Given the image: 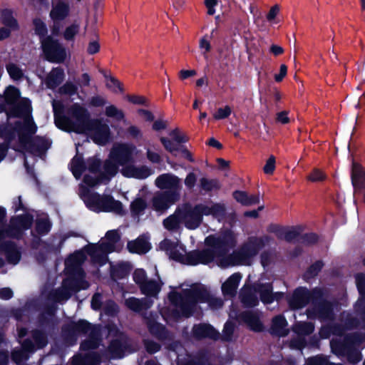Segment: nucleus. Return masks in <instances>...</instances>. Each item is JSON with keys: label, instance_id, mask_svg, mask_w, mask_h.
Instances as JSON below:
<instances>
[{"label": "nucleus", "instance_id": "obj_30", "mask_svg": "<svg viewBox=\"0 0 365 365\" xmlns=\"http://www.w3.org/2000/svg\"><path fill=\"white\" fill-rule=\"evenodd\" d=\"M125 305L131 311L140 313L150 308L152 302L147 298L138 299L130 297L125 300Z\"/></svg>", "mask_w": 365, "mask_h": 365}, {"label": "nucleus", "instance_id": "obj_25", "mask_svg": "<svg viewBox=\"0 0 365 365\" xmlns=\"http://www.w3.org/2000/svg\"><path fill=\"white\" fill-rule=\"evenodd\" d=\"M180 180L171 173L160 175L155 181V185L161 190L178 191Z\"/></svg>", "mask_w": 365, "mask_h": 365}, {"label": "nucleus", "instance_id": "obj_54", "mask_svg": "<svg viewBox=\"0 0 365 365\" xmlns=\"http://www.w3.org/2000/svg\"><path fill=\"white\" fill-rule=\"evenodd\" d=\"M160 140L161 143L163 144L164 148L169 153H170L173 155L176 156L175 152H178L180 150V147L181 145L178 144L175 141L166 138V137H161L160 138Z\"/></svg>", "mask_w": 365, "mask_h": 365}, {"label": "nucleus", "instance_id": "obj_38", "mask_svg": "<svg viewBox=\"0 0 365 365\" xmlns=\"http://www.w3.org/2000/svg\"><path fill=\"white\" fill-rule=\"evenodd\" d=\"M70 170L76 178H79L86 170V161L84 160L83 155L76 154L71 160Z\"/></svg>", "mask_w": 365, "mask_h": 365}, {"label": "nucleus", "instance_id": "obj_64", "mask_svg": "<svg viewBox=\"0 0 365 365\" xmlns=\"http://www.w3.org/2000/svg\"><path fill=\"white\" fill-rule=\"evenodd\" d=\"M329 359L322 354H319L308 359L307 365H329Z\"/></svg>", "mask_w": 365, "mask_h": 365}, {"label": "nucleus", "instance_id": "obj_17", "mask_svg": "<svg viewBox=\"0 0 365 365\" xmlns=\"http://www.w3.org/2000/svg\"><path fill=\"white\" fill-rule=\"evenodd\" d=\"M214 260V253L210 248L202 250H194L185 253L184 264L196 266L199 264H208Z\"/></svg>", "mask_w": 365, "mask_h": 365}, {"label": "nucleus", "instance_id": "obj_23", "mask_svg": "<svg viewBox=\"0 0 365 365\" xmlns=\"http://www.w3.org/2000/svg\"><path fill=\"white\" fill-rule=\"evenodd\" d=\"M146 325L149 333L158 340L164 341L170 339V333L163 324L155 319H148Z\"/></svg>", "mask_w": 365, "mask_h": 365}, {"label": "nucleus", "instance_id": "obj_28", "mask_svg": "<svg viewBox=\"0 0 365 365\" xmlns=\"http://www.w3.org/2000/svg\"><path fill=\"white\" fill-rule=\"evenodd\" d=\"M241 278L240 273H234L222 284V292L225 297H234L236 295Z\"/></svg>", "mask_w": 365, "mask_h": 365}, {"label": "nucleus", "instance_id": "obj_8", "mask_svg": "<svg viewBox=\"0 0 365 365\" xmlns=\"http://www.w3.org/2000/svg\"><path fill=\"white\" fill-rule=\"evenodd\" d=\"M176 213L188 230L197 229L203 220L197 204L193 206L190 202L184 203L176 210Z\"/></svg>", "mask_w": 365, "mask_h": 365}, {"label": "nucleus", "instance_id": "obj_26", "mask_svg": "<svg viewBox=\"0 0 365 365\" xmlns=\"http://www.w3.org/2000/svg\"><path fill=\"white\" fill-rule=\"evenodd\" d=\"M151 247V244L144 235H140L135 240L129 241L127 244L128 252L133 254H146Z\"/></svg>", "mask_w": 365, "mask_h": 365}, {"label": "nucleus", "instance_id": "obj_45", "mask_svg": "<svg viewBox=\"0 0 365 365\" xmlns=\"http://www.w3.org/2000/svg\"><path fill=\"white\" fill-rule=\"evenodd\" d=\"M63 77V71L60 68H55L48 75L46 83L48 87L54 88L62 82Z\"/></svg>", "mask_w": 365, "mask_h": 365}, {"label": "nucleus", "instance_id": "obj_37", "mask_svg": "<svg viewBox=\"0 0 365 365\" xmlns=\"http://www.w3.org/2000/svg\"><path fill=\"white\" fill-rule=\"evenodd\" d=\"M53 108L55 115L56 125L64 131L68 130V120L66 117L62 115V105L60 101H53Z\"/></svg>", "mask_w": 365, "mask_h": 365}, {"label": "nucleus", "instance_id": "obj_52", "mask_svg": "<svg viewBox=\"0 0 365 365\" xmlns=\"http://www.w3.org/2000/svg\"><path fill=\"white\" fill-rule=\"evenodd\" d=\"M105 237L107 240V242H103V243H109L110 246L108 247V250L110 252H113L115 244L118 243L120 240V235L119 232L116 230H108L106 233Z\"/></svg>", "mask_w": 365, "mask_h": 365}, {"label": "nucleus", "instance_id": "obj_34", "mask_svg": "<svg viewBox=\"0 0 365 365\" xmlns=\"http://www.w3.org/2000/svg\"><path fill=\"white\" fill-rule=\"evenodd\" d=\"M233 198L244 206H251L259 203V195H249L247 192L235 190L232 193Z\"/></svg>", "mask_w": 365, "mask_h": 365}, {"label": "nucleus", "instance_id": "obj_20", "mask_svg": "<svg viewBox=\"0 0 365 365\" xmlns=\"http://www.w3.org/2000/svg\"><path fill=\"white\" fill-rule=\"evenodd\" d=\"M192 334L197 340L210 339L217 341L220 338V332L212 325L206 323L195 324L192 329Z\"/></svg>", "mask_w": 365, "mask_h": 365}, {"label": "nucleus", "instance_id": "obj_39", "mask_svg": "<svg viewBox=\"0 0 365 365\" xmlns=\"http://www.w3.org/2000/svg\"><path fill=\"white\" fill-rule=\"evenodd\" d=\"M143 294L147 297H156L161 290V284L154 279L147 280L139 287Z\"/></svg>", "mask_w": 365, "mask_h": 365}, {"label": "nucleus", "instance_id": "obj_51", "mask_svg": "<svg viewBox=\"0 0 365 365\" xmlns=\"http://www.w3.org/2000/svg\"><path fill=\"white\" fill-rule=\"evenodd\" d=\"M102 161L96 156L88 158L86 160V170L93 174H99L101 171Z\"/></svg>", "mask_w": 365, "mask_h": 365}, {"label": "nucleus", "instance_id": "obj_13", "mask_svg": "<svg viewBox=\"0 0 365 365\" xmlns=\"http://www.w3.org/2000/svg\"><path fill=\"white\" fill-rule=\"evenodd\" d=\"M313 289H308L305 287L296 288L292 297L288 299V304L292 310H298L311 303L313 298Z\"/></svg>", "mask_w": 365, "mask_h": 365}, {"label": "nucleus", "instance_id": "obj_16", "mask_svg": "<svg viewBox=\"0 0 365 365\" xmlns=\"http://www.w3.org/2000/svg\"><path fill=\"white\" fill-rule=\"evenodd\" d=\"M134 147L125 143L118 144L111 149L109 157L120 165L123 166L133 163Z\"/></svg>", "mask_w": 365, "mask_h": 365}, {"label": "nucleus", "instance_id": "obj_11", "mask_svg": "<svg viewBox=\"0 0 365 365\" xmlns=\"http://www.w3.org/2000/svg\"><path fill=\"white\" fill-rule=\"evenodd\" d=\"M70 78L73 79V81H70V103L75 99L74 96H77L78 99L83 101L86 94L82 88L90 86V75L84 73L81 77H76L75 73L70 68Z\"/></svg>", "mask_w": 365, "mask_h": 365}, {"label": "nucleus", "instance_id": "obj_18", "mask_svg": "<svg viewBox=\"0 0 365 365\" xmlns=\"http://www.w3.org/2000/svg\"><path fill=\"white\" fill-rule=\"evenodd\" d=\"M131 344L128 336L120 332L110 342L108 349L113 357L121 359L125 356V351L131 349Z\"/></svg>", "mask_w": 365, "mask_h": 365}, {"label": "nucleus", "instance_id": "obj_40", "mask_svg": "<svg viewBox=\"0 0 365 365\" xmlns=\"http://www.w3.org/2000/svg\"><path fill=\"white\" fill-rule=\"evenodd\" d=\"M71 269H70V297L73 294H76L81 290H85L88 289L90 287L89 282L86 278L75 279L73 277L71 273Z\"/></svg>", "mask_w": 365, "mask_h": 365}, {"label": "nucleus", "instance_id": "obj_63", "mask_svg": "<svg viewBox=\"0 0 365 365\" xmlns=\"http://www.w3.org/2000/svg\"><path fill=\"white\" fill-rule=\"evenodd\" d=\"M331 349L333 353L338 355H343L346 351L347 346L344 341L340 340L331 341Z\"/></svg>", "mask_w": 365, "mask_h": 365}, {"label": "nucleus", "instance_id": "obj_9", "mask_svg": "<svg viewBox=\"0 0 365 365\" xmlns=\"http://www.w3.org/2000/svg\"><path fill=\"white\" fill-rule=\"evenodd\" d=\"M31 108L29 101L24 99L18 108H14L8 114L9 118L17 116L23 119L24 125L21 130L28 135H32L36 130V126L31 118Z\"/></svg>", "mask_w": 365, "mask_h": 365}, {"label": "nucleus", "instance_id": "obj_24", "mask_svg": "<svg viewBox=\"0 0 365 365\" xmlns=\"http://www.w3.org/2000/svg\"><path fill=\"white\" fill-rule=\"evenodd\" d=\"M256 288L257 286H249L241 289L239 297L244 307L253 308L259 304Z\"/></svg>", "mask_w": 365, "mask_h": 365}, {"label": "nucleus", "instance_id": "obj_35", "mask_svg": "<svg viewBox=\"0 0 365 365\" xmlns=\"http://www.w3.org/2000/svg\"><path fill=\"white\" fill-rule=\"evenodd\" d=\"M198 186L201 192L210 193L220 190L222 185L217 178L209 179L203 177L200 179Z\"/></svg>", "mask_w": 365, "mask_h": 365}, {"label": "nucleus", "instance_id": "obj_49", "mask_svg": "<svg viewBox=\"0 0 365 365\" xmlns=\"http://www.w3.org/2000/svg\"><path fill=\"white\" fill-rule=\"evenodd\" d=\"M185 365H210V358L205 351H200L194 358L186 361Z\"/></svg>", "mask_w": 365, "mask_h": 365}, {"label": "nucleus", "instance_id": "obj_15", "mask_svg": "<svg viewBox=\"0 0 365 365\" xmlns=\"http://www.w3.org/2000/svg\"><path fill=\"white\" fill-rule=\"evenodd\" d=\"M180 199L178 191L165 190L156 193L152 199V205L156 211H164Z\"/></svg>", "mask_w": 365, "mask_h": 365}, {"label": "nucleus", "instance_id": "obj_48", "mask_svg": "<svg viewBox=\"0 0 365 365\" xmlns=\"http://www.w3.org/2000/svg\"><path fill=\"white\" fill-rule=\"evenodd\" d=\"M1 249L5 250L6 257L9 262L13 264H16L20 259V254L17 249L11 244L7 242L4 246L1 247Z\"/></svg>", "mask_w": 365, "mask_h": 365}, {"label": "nucleus", "instance_id": "obj_31", "mask_svg": "<svg viewBox=\"0 0 365 365\" xmlns=\"http://www.w3.org/2000/svg\"><path fill=\"white\" fill-rule=\"evenodd\" d=\"M351 183L354 188H362L365 185V170L359 163H352L351 173Z\"/></svg>", "mask_w": 365, "mask_h": 365}, {"label": "nucleus", "instance_id": "obj_21", "mask_svg": "<svg viewBox=\"0 0 365 365\" xmlns=\"http://www.w3.org/2000/svg\"><path fill=\"white\" fill-rule=\"evenodd\" d=\"M20 141L25 149L34 153L35 155H41L50 146L48 140L38 138L31 142L28 137L22 133L20 136Z\"/></svg>", "mask_w": 365, "mask_h": 365}, {"label": "nucleus", "instance_id": "obj_55", "mask_svg": "<svg viewBox=\"0 0 365 365\" xmlns=\"http://www.w3.org/2000/svg\"><path fill=\"white\" fill-rule=\"evenodd\" d=\"M51 229V223L46 215L36 220V230L41 235L46 234Z\"/></svg>", "mask_w": 365, "mask_h": 365}, {"label": "nucleus", "instance_id": "obj_22", "mask_svg": "<svg viewBox=\"0 0 365 365\" xmlns=\"http://www.w3.org/2000/svg\"><path fill=\"white\" fill-rule=\"evenodd\" d=\"M239 317L249 327L250 330L255 332L263 331L264 325L260 321L259 316L257 312L252 310L243 311L240 314Z\"/></svg>", "mask_w": 365, "mask_h": 365}, {"label": "nucleus", "instance_id": "obj_41", "mask_svg": "<svg viewBox=\"0 0 365 365\" xmlns=\"http://www.w3.org/2000/svg\"><path fill=\"white\" fill-rule=\"evenodd\" d=\"M287 325V322L283 315H277L272 319V330L273 333L279 336H285L287 331H285V327Z\"/></svg>", "mask_w": 365, "mask_h": 365}, {"label": "nucleus", "instance_id": "obj_27", "mask_svg": "<svg viewBox=\"0 0 365 365\" xmlns=\"http://www.w3.org/2000/svg\"><path fill=\"white\" fill-rule=\"evenodd\" d=\"M200 212L202 218L203 216L212 215L215 218L224 217L226 215V207L222 203H213L212 206H207L202 203L197 204Z\"/></svg>", "mask_w": 365, "mask_h": 365}, {"label": "nucleus", "instance_id": "obj_29", "mask_svg": "<svg viewBox=\"0 0 365 365\" xmlns=\"http://www.w3.org/2000/svg\"><path fill=\"white\" fill-rule=\"evenodd\" d=\"M120 165L111 158L104 160L102 163L103 171L100 172L101 178L105 180V184L108 183L119 171Z\"/></svg>", "mask_w": 365, "mask_h": 365}, {"label": "nucleus", "instance_id": "obj_56", "mask_svg": "<svg viewBox=\"0 0 365 365\" xmlns=\"http://www.w3.org/2000/svg\"><path fill=\"white\" fill-rule=\"evenodd\" d=\"M0 19L2 24L10 29H16L17 26L16 22L12 16L11 11L9 10L0 11Z\"/></svg>", "mask_w": 365, "mask_h": 365}, {"label": "nucleus", "instance_id": "obj_61", "mask_svg": "<svg viewBox=\"0 0 365 365\" xmlns=\"http://www.w3.org/2000/svg\"><path fill=\"white\" fill-rule=\"evenodd\" d=\"M146 207V202L142 198H138L131 202L130 210L134 215H140Z\"/></svg>", "mask_w": 365, "mask_h": 365}, {"label": "nucleus", "instance_id": "obj_6", "mask_svg": "<svg viewBox=\"0 0 365 365\" xmlns=\"http://www.w3.org/2000/svg\"><path fill=\"white\" fill-rule=\"evenodd\" d=\"M88 207H96L98 211L113 212L118 215H123V206L120 201L116 200L110 195L101 196L98 192L90 193L86 200Z\"/></svg>", "mask_w": 365, "mask_h": 365}, {"label": "nucleus", "instance_id": "obj_1", "mask_svg": "<svg viewBox=\"0 0 365 365\" xmlns=\"http://www.w3.org/2000/svg\"><path fill=\"white\" fill-rule=\"evenodd\" d=\"M168 297L171 304L176 307L171 311V317L176 321L192 317L199 307V303H208L214 308H220L223 304L220 299L212 296L203 285L183 289L182 293L171 292Z\"/></svg>", "mask_w": 365, "mask_h": 365}, {"label": "nucleus", "instance_id": "obj_10", "mask_svg": "<svg viewBox=\"0 0 365 365\" xmlns=\"http://www.w3.org/2000/svg\"><path fill=\"white\" fill-rule=\"evenodd\" d=\"M41 41L43 54L48 61L59 63L64 60L66 56V49L57 41L48 37Z\"/></svg>", "mask_w": 365, "mask_h": 365}, {"label": "nucleus", "instance_id": "obj_7", "mask_svg": "<svg viewBox=\"0 0 365 365\" xmlns=\"http://www.w3.org/2000/svg\"><path fill=\"white\" fill-rule=\"evenodd\" d=\"M5 217V210L0 207V241L10 237H19L24 230L28 229L31 224L32 217L26 214L17 215L11 220L8 230H3L2 220Z\"/></svg>", "mask_w": 365, "mask_h": 365}, {"label": "nucleus", "instance_id": "obj_44", "mask_svg": "<svg viewBox=\"0 0 365 365\" xmlns=\"http://www.w3.org/2000/svg\"><path fill=\"white\" fill-rule=\"evenodd\" d=\"M292 330L298 336L304 337L314 332V325L310 322H300L293 326Z\"/></svg>", "mask_w": 365, "mask_h": 365}, {"label": "nucleus", "instance_id": "obj_43", "mask_svg": "<svg viewBox=\"0 0 365 365\" xmlns=\"http://www.w3.org/2000/svg\"><path fill=\"white\" fill-rule=\"evenodd\" d=\"M131 271V267L128 262L118 264L111 269L110 275L115 279H123L128 277Z\"/></svg>", "mask_w": 365, "mask_h": 365}, {"label": "nucleus", "instance_id": "obj_50", "mask_svg": "<svg viewBox=\"0 0 365 365\" xmlns=\"http://www.w3.org/2000/svg\"><path fill=\"white\" fill-rule=\"evenodd\" d=\"M86 259V252L84 250H76L70 254V269L73 266H82Z\"/></svg>", "mask_w": 365, "mask_h": 365}, {"label": "nucleus", "instance_id": "obj_42", "mask_svg": "<svg viewBox=\"0 0 365 365\" xmlns=\"http://www.w3.org/2000/svg\"><path fill=\"white\" fill-rule=\"evenodd\" d=\"M68 14V7L66 3L59 2L53 6L51 11V17L55 23L63 20Z\"/></svg>", "mask_w": 365, "mask_h": 365}, {"label": "nucleus", "instance_id": "obj_19", "mask_svg": "<svg viewBox=\"0 0 365 365\" xmlns=\"http://www.w3.org/2000/svg\"><path fill=\"white\" fill-rule=\"evenodd\" d=\"M81 20L75 19L72 23L70 24V49L73 51H81L84 48L85 45V35L87 28L86 24L83 33L80 35L76 41V35L79 34L81 28Z\"/></svg>", "mask_w": 365, "mask_h": 365}, {"label": "nucleus", "instance_id": "obj_5", "mask_svg": "<svg viewBox=\"0 0 365 365\" xmlns=\"http://www.w3.org/2000/svg\"><path fill=\"white\" fill-rule=\"evenodd\" d=\"M205 245L211 248L215 257H226L231 250L237 245V238L231 230H226L217 236L209 235L205 238Z\"/></svg>", "mask_w": 365, "mask_h": 365}, {"label": "nucleus", "instance_id": "obj_3", "mask_svg": "<svg viewBox=\"0 0 365 365\" xmlns=\"http://www.w3.org/2000/svg\"><path fill=\"white\" fill-rule=\"evenodd\" d=\"M272 240L268 235L262 237L252 236L244 242L240 247L225 257L228 265H250L253 258Z\"/></svg>", "mask_w": 365, "mask_h": 365}, {"label": "nucleus", "instance_id": "obj_32", "mask_svg": "<svg viewBox=\"0 0 365 365\" xmlns=\"http://www.w3.org/2000/svg\"><path fill=\"white\" fill-rule=\"evenodd\" d=\"M92 329V324L88 321L80 319L74 322L70 317V346L74 344L73 342L72 335L74 334H87Z\"/></svg>", "mask_w": 365, "mask_h": 365}, {"label": "nucleus", "instance_id": "obj_53", "mask_svg": "<svg viewBox=\"0 0 365 365\" xmlns=\"http://www.w3.org/2000/svg\"><path fill=\"white\" fill-rule=\"evenodd\" d=\"M105 115L108 118H113L118 121H121L125 118L123 111L118 109L114 105H110L106 108Z\"/></svg>", "mask_w": 365, "mask_h": 365}, {"label": "nucleus", "instance_id": "obj_57", "mask_svg": "<svg viewBox=\"0 0 365 365\" xmlns=\"http://www.w3.org/2000/svg\"><path fill=\"white\" fill-rule=\"evenodd\" d=\"M181 222V218L175 212V215H170L163 220V225L167 230H173L178 227Z\"/></svg>", "mask_w": 365, "mask_h": 365}, {"label": "nucleus", "instance_id": "obj_60", "mask_svg": "<svg viewBox=\"0 0 365 365\" xmlns=\"http://www.w3.org/2000/svg\"><path fill=\"white\" fill-rule=\"evenodd\" d=\"M20 96L19 91L14 86H8L4 92L5 101L8 103H14Z\"/></svg>", "mask_w": 365, "mask_h": 365}, {"label": "nucleus", "instance_id": "obj_59", "mask_svg": "<svg viewBox=\"0 0 365 365\" xmlns=\"http://www.w3.org/2000/svg\"><path fill=\"white\" fill-rule=\"evenodd\" d=\"M319 240V236L314 232L305 233L303 235H300L299 238L298 239V242L306 245H312L316 244Z\"/></svg>", "mask_w": 365, "mask_h": 365}, {"label": "nucleus", "instance_id": "obj_14", "mask_svg": "<svg viewBox=\"0 0 365 365\" xmlns=\"http://www.w3.org/2000/svg\"><path fill=\"white\" fill-rule=\"evenodd\" d=\"M34 339L36 342V348L31 341H26L23 344L21 350L14 351L13 352L12 358L16 363H19L24 359H27L28 352H32L36 349H41L46 344L45 336L41 332H35L34 334Z\"/></svg>", "mask_w": 365, "mask_h": 365}, {"label": "nucleus", "instance_id": "obj_46", "mask_svg": "<svg viewBox=\"0 0 365 365\" xmlns=\"http://www.w3.org/2000/svg\"><path fill=\"white\" fill-rule=\"evenodd\" d=\"M324 266L322 259L317 260L312 264L304 273V279L309 280L317 277Z\"/></svg>", "mask_w": 365, "mask_h": 365}, {"label": "nucleus", "instance_id": "obj_12", "mask_svg": "<svg viewBox=\"0 0 365 365\" xmlns=\"http://www.w3.org/2000/svg\"><path fill=\"white\" fill-rule=\"evenodd\" d=\"M109 243H89L83 247L86 255L90 256L93 263L103 265L108 260Z\"/></svg>", "mask_w": 365, "mask_h": 365}, {"label": "nucleus", "instance_id": "obj_47", "mask_svg": "<svg viewBox=\"0 0 365 365\" xmlns=\"http://www.w3.org/2000/svg\"><path fill=\"white\" fill-rule=\"evenodd\" d=\"M100 340L92 331L88 338L82 341L80 344V349L82 351H91L96 349L99 346Z\"/></svg>", "mask_w": 365, "mask_h": 365}, {"label": "nucleus", "instance_id": "obj_4", "mask_svg": "<svg viewBox=\"0 0 365 365\" xmlns=\"http://www.w3.org/2000/svg\"><path fill=\"white\" fill-rule=\"evenodd\" d=\"M312 307L307 310L309 318L318 319L322 321L332 320L334 317L335 300L329 299V292L323 287L313 288Z\"/></svg>", "mask_w": 365, "mask_h": 365}, {"label": "nucleus", "instance_id": "obj_36", "mask_svg": "<svg viewBox=\"0 0 365 365\" xmlns=\"http://www.w3.org/2000/svg\"><path fill=\"white\" fill-rule=\"evenodd\" d=\"M273 287L271 283H261L257 285L256 291L259 294V299L264 304H270L274 302Z\"/></svg>", "mask_w": 365, "mask_h": 365}, {"label": "nucleus", "instance_id": "obj_33", "mask_svg": "<svg viewBox=\"0 0 365 365\" xmlns=\"http://www.w3.org/2000/svg\"><path fill=\"white\" fill-rule=\"evenodd\" d=\"M102 361L101 354L98 351H89L83 356L74 359L73 365H100Z\"/></svg>", "mask_w": 365, "mask_h": 365}, {"label": "nucleus", "instance_id": "obj_2", "mask_svg": "<svg viewBox=\"0 0 365 365\" xmlns=\"http://www.w3.org/2000/svg\"><path fill=\"white\" fill-rule=\"evenodd\" d=\"M70 116L75 118V121L70 120V133L88 135L98 145H105L110 140L111 133L108 125L100 119L91 118L88 110L79 103L70 105Z\"/></svg>", "mask_w": 365, "mask_h": 365}, {"label": "nucleus", "instance_id": "obj_58", "mask_svg": "<svg viewBox=\"0 0 365 365\" xmlns=\"http://www.w3.org/2000/svg\"><path fill=\"white\" fill-rule=\"evenodd\" d=\"M103 312L106 315L114 317L119 312L118 305L113 300H108L103 307Z\"/></svg>", "mask_w": 365, "mask_h": 365}, {"label": "nucleus", "instance_id": "obj_62", "mask_svg": "<svg viewBox=\"0 0 365 365\" xmlns=\"http://www.w3.org/2000/svg\"><path fill=\"white\" fill-rule=\"evenodd\" d=\"M133 279L139 287L148 280L146 272L143 269H136L133 272Z\"/></svg>", "mask_w": 365, "mask_h": 365}]
</instances>
